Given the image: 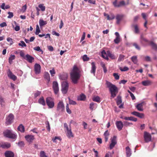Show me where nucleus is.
I'll return each mask as SVG.
<instances>
[{"mask_svg":"<svg viewBox=\"0 0 157 157\" xmlns=\"http://www.w3.org/2000/svg\"><path fill=\"white\" fill-rule=\"evenodd\" d=\"M18 45L20 46H21L22 47H26V44L23 41H21V42L18 44Z\"/></svg>","mask_w":157,"mask_h":157,"instance_id":"obj_55","label":"nucleus"},{"mask_svg":"<svg viewBox=\"0 0 157 157\" xmlns=\"http://www.w3.org/2000/svg\"><path fill=\"white\" fill-rule=\"evenodd\" d=\"M34 50L37 51H39L41 52V54H43V51L40 49V48L39 46H37L35 47L34 48Z\"/></svg>","mask_w":157,"mask_h":157,"instance_id":"obj_48","label":"nucleus"},{"mask_svg":"<svg viewBox=\"0 0 157 157\" xmlns=\"http://www.w3.org/2000/svg\"><path fill=\"white\" fill-rule=\"evenodd\" d=\"M27 9V6L26 5H24L22 6L21 9V11L23 12H25Z\"/></svg>","mask_w":157,"mask_h":157,"instance_id":"obj_63","label":"nucleus"},{"mask_svg":"<svg viewBox=\"0 0 157 157\" xmlns=\"http://www.w3.org/2000/svg\"><path fill=\"white\" fill-rule=\"evenodd\" d=\"M150 44L152 48L155 50H157V45L155 44L153 42H151L150 43Z\"/></svg>","mask_w":157,"mask_h":157,"instance_id":"obj_41","label":"nucleus"},{"mask_svg":"<svg viewBox=\"0 0 157 157\" xmlns=\"http://www.w3.org/2000/svg\"><path fill=\"white\" fill-rule=\"evenodd\" d=\"M67 136L70 138L71 137H73V135L72 132L71 131V128H70L68 130H67Z\"/></svg>","mask_w":157,"mask_h":157,"instance_id":"obj_25","label":"nucleus"},{"mask_svg":"<svg viewBox=\"0 0 157 157\" xmlns=\"http://www.w3.org/2000/svg\"><path fill=\"white\" fill-rule=\"evenodd\" d=\"M117 0H115V1L113 2V4L115 7H120V6L119 5V4L117 3Z\"/></svg>","mask_w":157,"mask_h":157,"instance_id":"obj_62","label":"nucleus"},{"mask_svg":"<svg viewBox=\"0 0 157 157\" xmlns=\"http://www.w3.org/2000/svg\"><path fill=\"white\" fill-rule=\"evenodd\" d=\"M119 69L120 70L122 71H127L129 69L126 66L124 67L123 68L121 67L119 68Z\"/></svg>","mask_w":157,"mask_h":157,"instance_id":"obj_52","label":"nucleus"},{"mask_svg":"<svg viewBox=\"0 0 157 157\" xmlns=\"http://www.w3.org/2000/svg\"><path fill=\"white\" fill-rule=\"evenodd\" d=\"M69 101V104L70 105H75L76 104V102L72 100H71L70 97L68 98Z\"/></svg>","mask_w":157,"mask_h":157,"instance_id":"obj_43","label":"nucleus"},{"mask_svg":"<svg viewBox=\"0 0 157 157\" xmlns=\"http://www.w3.org/2000/svg\"><path fill=\"white\" fill-rule=\"evenodd\" d=\"M46 102L49 108H52L54 106L55 103L54 100L51 97H48L46 98Z\"/></svg>","mask_w":157,"mask_h":157,"instance_id":"obj_5","label":"nucleus"},{"mask_svg":"<svg viewBox=\"0 0 157 157\" xmlns=\"http://www.w3.org/2000/svg\"><path fill=\"white\" fill-rule=\"evenodd\" d=\"M49 72L52 76H54L55 74V71L54 69L50 70Z\"/></svg>","mask_w":157,"mask_h":157,"instance_id":"obj_64","label":"nucleus"},{"mask_svg":"<svg viewBox=\"0 0 157 157\" xmlns=\"http://www.w3.org/2000/svg\"><path fill=\"white\" fill-rule=\"evenodd\" d=\"M126 151L127 157H130L131 155V151L130 148L128 146L126 147Z\"/></svg>","mask_w":157,"mask_h":157,"instance_id":"obj_24","label":"nucleus"},{"mask_svg":"<svg viewBox=\"0 0 157 157\" xmlns=\"http://www.w3.org/2000/svg\"><path fill=\"white\" fill-rule=\"evenodd\" d=\"M5 155L6 157H13L14 154L11 151H6L5 153Z\"/></svg>","mask_w":157,"mask_h":157,"instance_id":"obj_23","label":"nucleus"},{"mask_svg":"<svg viewBox=\"0 0 157 157\" xmlns=\"http://www.w3.org/2000/svg\"><path fill=\"white\" fill-rule=\"evenodd\" d=\"M68 75L67 73H63L60 74L59 75V78L60 80H66L67 78Z\"/></svg>","mask_w":157,"mask_h":157,"instance_id":"obj_21","label":"nucleus"},{"mask_svg":"<svg viewBox=\"0 0 157 157\" xmlns=\"http://www.w3.org/2000/svg\"><path fill=\"white\" fill-rule=\"evenodd\" d=\"M131 59L133 63L137 64L138 63L137 57L136 56H133L131 57Z\"/></svg>","mask_w":157,"mask_h":157,"instance_id":"obj_31","label":"nucleus"},{"mask_svg":"<svg viewBox=\"0 0 157 157\" xmlns=\"http://www.w3.org/2000/svg\"><path fill=\"white\" fill-rule=\"evenodd\" d=\"M8 76L13 81H15L17 78V77L14 75L10 70H9L8 72Z\"/></svg>","mask_w":157,"mask_h":157,"instance_id":"obj_18","label":"nucleus"},{"mask_svg":"<svg viewBox=\"0 0 157 157\" xmlns=\"http://www.w3.org/2000/svg\"><path fill=\"white\" fill-rule=\"evenodd\" d=\"M124 56L123 55H120L118 59V61H121L124 59Z\"/></svg>","mask_w":157,"mask_h":157,"instance_id":"obj_58","label":"nucleus"},{"mask_svg":"<svg viewBox=\"0 0 157 157\" xmlns=\"http://www.w3.org/2000/svg\"><path fill=\"white\" fill-rule=\"evenodd\" d=\"M144 140L146 143H148L151 141V135L150 134L147 132H144Z\"/></svg>","mask_w":157,"mask_h":157,"instance_id":"obj_7","label":"nucleus"},{"mask_svg":"<svg viewBox=\"0 0 157 157\" xmlns=\"http://www.w3.org/2000/svg\"><path fill=\"white\" fill-rule=\"evenodd\" d=\"M123 126L127 127L130 124H132V123L128 122L127 121H124L123 123Z\"/></svg>","mask_w":157,"mask_h":157,"instance_id":"obj_53","label":"nucleus"},{"mask_svg":"<svg viewBox=\"0 0 157 157\" xmlns=\"http://www.w3.org/2000/svg\"><path fill=\"white\" fill-rule=\"evenodd\" d=\"M86 99V96L85 95L83 94H82L79 95V96L78 97L77 99L78 100L80 101H83L85 100Z\"/></svg>","mask_w":157,"mask_h":157,"instance_id":"obj_34","label":"nucleus"},{"mask_svg":"<svg viewBox=\"0 0 157 157\" xmlns=\"http://www.w3.org/2000/svg\"><path fill=\"white\" fill-rule=\"evenodd\" d=\"M17 129L19 131L21 132H25V128L22 124H20L18 127Z\"/></svg>","mask_w":157,"mask_h":157,"instance_id":"obj_35","label":"nucleus"},{"mask_svg":"<svg viewBox=\"0 0 157 157\" xmlns=\"http://www.w3.org/2000/svg\"><path fill=\"white\" fill-rule=\"evenodd\" d=\"M124 15L122 14H117L116 16V19L117 20L116 23L118 24L120 23Z\"/></svg>","mask_w":157,"mask_h":157,"instance_id":"obj_22","label":"nucleus"},{"mask_svg":"<svg viewBox=\"0 0 157 157\" xmlns=\"http://www.w3.org/2000/svg\"><path fill=\"white\" fill-rule=\"evenodd\" d=\"M4 101L3 98L1 96H0V104L2 106L4 105Z\"/></svg>","mask_w":157,"mask_h":157,"instance_id":"obj_51","label":"nucleus"},{"mask_svg":"<svg viewBox=\"0 0 157 157\" xmlns=\"http://www.w3.org/2000/svg\"><path fill=\"white\" fill-rule=\"evenodd\" d=\"M106 84L111 94V97L113 98H114L118 92L117 88L115 85L108 81L106 82Z\"/></svg>","mask_w":157,"mask_h":157,"instance_id":"obj_2","label":"nucleus"},{"mask_svg":"<svg viewBox=\"0 0 157 157\" xmlns=\"http://www.w3.org/2000/svg\"><path fill=\"white\" fill-rule=\"evenodd\" d=\"M143 103L138 104L136 106V107L137 109L139 111H142L143 110Z\"/></svg>","mask_w":157,"mask_h":157,"instance_id":"obj_30","label":"nucleus"},{"mask_svg":"<svg viewBox=\"0 0 157 157\" xmlns=\"http://www.w3.org/2000/svg\"><path fill=\"white\" fill-rule=\"evenodd\" d=\"M41 67L40 64L36 63L34 66V70L36 74L37 75L40 73Z\"/></svg>","mask_w":157,"mask_h":157,"instance_id":"obj_10","label":"nucleus"},{"mask_svg":"<svg viewBox=\"0 0 157 157\" xmlns=\"http://www.w3.org/2000/svg\"><path fill=\"white\" fill-rule=\"evenodd\" d=\"M8 14H9V15L7 17L8 18H11L13 16V13L12 12H8Z\"/></svg>","mask_w":157,"mask_h":157,"instance_id":"obj_59","label":"nucleus"},{"mask_svg":"<svg viewBox=\"0 0 157 157\" xmlns=\"http://www.w3.org/2000/svg\"><path fill=\"white\" fill-rule=\"evenodd\" d=\"M25 59L30 63H32L34 60V58L29 54L25 55Z\"/></svg>","mask_w":157,"mask_h":157,"instance_id":"obj_17","label":"nucleus"},{"mask_svg":"<svg viewBox=\"0 0 157 157\" xmlns=\"http://www.w3.org/2000/svg\"><path fill=\"white\" fill-rule=\"evenodd\" d=\"M45 124H46V128H47V129L48 130V131H50V128L49 122L48 121H47L45 123Z\"/></svg>","mask_w":157,"mask_h":157,"instance_id":"obj_60","label":"nucleus"},{"mask_svg":"<svg viewBox=\"0 0 157 157\" xmlns=\"http://www.w3.org/2000/svg\"><path fill=\"white\" fill-rule=\"evenodd\" d=\"M133 45L137 49L139 50H140V47L136 43H134Z\"/></svg>","mask_w":157,"mask_h":157,"instance_id":"obj_61","label":"nucleus"},{"mask_svg":"<svg viewBox=\"0 0 157 157\" xmlns=\"http://www.w3.org/2000/svg\"><path fill=\"white\" fill-rule=\"evenodd\" d=\"M61 91L63 94H66L68 90L69 85L67 82H63L61 83Z\"/></svg>","mask_w":157,"mask_h":157,"instance_id":"obj_4","label":"nucleus"},{"mask_svg":"<svg viewBox=\"0 0 157 157\" xmlns=\"http://www.w3.org/2000/svg\"><path fill=\"white\" fill-rule=\"evenodd\" d=\"M26 140L29 143H32L34 139V136L31 135H28L25 136Z\"/></svg>","mask_w":157,"mask_h":157,"instance_id":"obj_12","label":"nucleus"},{"mask_svg":"<svg viewBox=\"0 0 157 157\" xmlns=\"http://www.w3.org/2000/svg\"><path fill=\"white\" fill-rule=\"evenodd\" d=\"M116 36L115 39L114 40V41L115 44H118L121 41V38L119 33L116 32L115 33Z\"/></svg>","mask_w":157,"mask_h":157,"instance_id":"obj_14","label":"nucleus"},{"mask_svg":"<svg viewBox=\"0 0 157 157\" xmlns=\"http://www.w3.org/2000/svg\"><path fill=\"white\" fill-rule=\"evenodd\" d=\"M134 32L135 33H139V29L137 25H134Z\"/></svg>","mask_w":157,"mask_h":157,"instance_id":"obj_45","label":"nucleus"},{"mask_svg":"<svg viewBox=\"0 0 157 157\" xmlns=\"http://www.w3.org/2000/svg\"><path fill=\"white\" fill-rule=\"evenodd\" d=\"M82 59L84 61H87L89 60V58L86 55H84L82 57Z\"/></svg>","mask_w":157,"mask_h":157,"instance_id":"obj_56","label":"nucleus"},{"mask_svg":"<svg viewBox=\"0 0 157 157\" xmlns=\"http://www.w3.org/2000/svg\"><path fill=\"white\" fill-rule=\"evenodd\" d=\"M152 82L151 81L148 80H145L142 82V84L145 86H148L151 85Z\"/></svg>","mask_w":157,"mask_h":157,"instance_id":"obj_26","label":"nucleus"},{"mask_svg":"<svg viewBox=\"0 0 157 157\" xmlns=\"http://www.w3.org/2000/svg\"><path fill=\"white\" fill-rule=\"evenodd\" d=\"M107 53L108 56L111 59H115L116 58V57L113 54L111 53L110 51H107Z\"/></svg>","mask_w":157,"mask_h":157,"instance_id":"obj_33","label":"nucleus"},{"mask_svg":"<svg viewBox=\"0 0 157 157\" xmlns=\"http://www.w3.org/2000/svg\"><path fill=\"white\" fill-rule=\"evenodd\" d=\"M108 20H110L114 19L115 18V16L113 13H110Z\"/></svg>","mask_w":157,"mask_h":157,"instance_id":"obj_49","label":"nucleus"},{"mask_svg":"<svg viewBox=\"0 0 157 157\" xmlns=\"http://www.w3.org/2000/svg\"><path fill=\"white\" fill-rule=\"evenodd\" d=\"M52 87L55 94H57L59 91V88L58 84L57 81H54L53 82Z\"/></svg>","mask_w":157,"mask_h":157,"instance_id":"obj_8","label":"nucleus"},{"mask_svg":"<svg viewBox=\"0 0 157 157\" xmlns=\"http://www.w3.org/2000/svg\"><path fill=\"white\" fill-rule=\"evenodd\" d=\"M40 157H48V156L45 155L44 151H41L40 152Z\"/></svg>","mask_w":157,"mask_h":157,"instance_id":"obj_50","label":"nucleus"},{"mask_svg":"<svg viewBox=\"0 0 157 157\" xmlns=\"http://www.w3.org/2000/svg\"><path fill=\"white\" fill-rule=\"evenodd\" d=\"M3 135L5 137L12 139H16L17 137L16 133L11 130L7 129L4 131Z\"/></svg>","mask_w":157,"mask_h":157,"instance_id":"obj_3","label":"nucleus"},{"mask_svg":"<svg viewBox=\"0 0 157 157\" xmlns=\"http://www.w3.org/2000/svg\"><path fill=\"white\" fill-rule=\"evenodd\" d=\"M97 106V105L96 103L92 102L90 105V109L92 110L94 108H96Z\"/></svg>","mask_w":157,"mask_h":157,"instance_id":"obj_37","label":"nucleus"},{"mask_svg":"<svg viewBox=\"0 0 157 157\" xmlns=\"http://www.w3.org/2000/svg\"><path fill=\"white\" fill-rule=\"evenodd\" d=\"M122 102V100L121 97L120 96H118L117 97V105H119V107L121 109L123 107V104H121L119 105Z\"/></svg>","mask_w":157,"mask_h":157,"instance_id":"obj_15","label":"nucleus"},{"mask_svg":"<svg viewBox=\"0 0 157 157\" xmlns=\"http://www.w3.org/2000/svg\"><path fill=\"white\" fill-rule=\"evenodd\" d=\"M11 146V144L10 143L7 142H2L0 143V147L2 148H8Z\"/></svg>","mask_w":157,"mask_h":157,"instance_id":"obj_11","label":"nucleus"},{"mask_svg":"<svg viewBox=\"0 0 157 157\" xmlns=\"http://www.w3.org/2000/svg\"><path fill=\"white\" fill-rule=\"evenodd\" d=\"M40 32L39 25H36V31L35 34L36 35H38L39 33Z\"/></svg>","mask_w":157,"mask_h":157,"instance_id":"obj_47","label":"nucleus"},{"mask_svg":"<svg viewBox=\"0 0 157 157\" xmlns=\"http://www.w3.org/2000/svg\"><path fill=\"white\" fill-rule=\"evenodd\" d=\"M111 143L109 145V148L110 149H112L115 146L117 143V136H114L111 139Z\"/></svg>","mask_w":157,"mask_h":157,"instance_id":"obj_9","label":"nucleus"},{"mask_svg":"<svg viewBox=\"0 0 157 157\" xmlns=\"http://www.w3.org/2000/svg\"><path fill=\"white\" fill-rule=\"evenodd\" d=\"M13 119V115L12 114H10L6 118V123L8 124H11L12 122Z\"/></svg>","mask_w":157,"mask_h":157,"instance_id":"obj_13","label":"nucleus"},{"mask_svg":"<svg viewBox=\"0 0 157 157\" xmlns=\"http://www.w3.org/2000/svg\"><path fill=\"white\" fill-rule=\"evenodd\" d=\"M70 75L72 82L75 84L77 83L80 78V75L79 70L76 66L74 67Z\"/></svg>","mask_w":157,"mask_h":157,"instance_id":"obj_1","label":"nucleus"},{"mask_svg":"<svg viewBox=\"0 0 157 157\" xmlns=\"http://www.w3.org/2000/svg\"><path fill=\"white\" fill-rule=\"evenodd\" d=\"M116 126L119 131L121 130L123 126V124L121 121H117L116 122Z\"/></svg>","mask_w":157,"mask_h":157,"instance_id":"obj_16","label":"nucleus"},{"mask_svg":"<svg viewBox=\"0 0 157 157\" xmlns=\"http://www.w3.org/2000/svg\"><path fill=\"white\" fill-rule=\"evenodd\" d=\"M142 57H143L144 61L147 62H150L151 61V58L149 56H142Z\"/></svg>","mask_w":157,"mask_h":157,"instance_id":"obj_40","label":"nucleus"},{"mask_svg":"<svg viewBox=\"0 0 157 157\" xmlns=\"http://www.w3.org/2000/svg\"><path fill=\"white\" fill-rule=\"evenodd\" d=\"M140 42L141 43H143V42L144 41L145 42H147L148 40L144 38L142 35H141L140 37Z\"/></svg>","mask_w":157,"mask_h":157,"instance_id":"obj_44","label":"nucleus"},{"mask_svg":"<svg viewBox=\"0 0 157 157\" xmlns=\"http://www.w3.org/2000/svg\"><path fill=\"white\" fill-rule=\"evenodd\" d=\"M101 56L105 59L108 60L109 58L108 57L107 53H106L105 50H103L101 52Z\"/></svg>","mask_w":157,"mask_h":157,"instance_id":"obj_27","label":"nucleus"},{"mask_svg":"<svg viewBox=\"0 0 157 157\" xmlns=\"http://www.w3.org/2000/svg\"><path fill=\"white\" fill-rule=\"evenodd\" d=\"M131 114L141 118H143L144 116L143 113H140L136 111L132 112Z\"/></svg>","mask_w":157,"mask_h":157,"instance_id":"obj_19","label":"nucleus"},{"mask_svg":"<svg viewBox=\"0 0 157 157\" xmlns=\"http://www.w3.org/2000/svg\"><path fill=\"white\" fill-rule=\"evenodd\" d=\"M38 101V103L40 104H41L43 106L45 105V101L43 97H41L39 99Z\"/></svg>","mask_w":157,"mask_h":157,"instance_id":"obj_32","label":"nucleus"},{"mask_svg":"<svg viewBox=\"0 0 157 157\" xmlns=\"http://www.w3.org/2000/svg\"><path fill=\"white\" fill-rule=\"evenodd\" d=\"M38 7L41 9V10L44 11L45 10V7L43 4H40L38 5Z\"/></svg>","mask_w":157,"mask_h":157,"instance_id":"obj_42","label":"nucleus"},{"mask_svg":"<svg viewBox=\"0 0 157 157\" xmlns=\"http://www.w3.org/2000/svg\"><path fill=\"white\" fill-rule=\"evenodd\" d=\"M92 99L93 101L98 103H100L101 101L100 98L98 96L93 98Z\"/></svg>","mask_w":157,"mask_h":157,"instance_id":"obj_39","label":"nucleus"},{"mask_svg":"<svg viewBox=\"0 0 157 157\" xmlns=\"http://www.w3.org/2000/svg\"><path fill=\"white\" fill-rule=\"evenodd\" d=\"M91 65L92 66L91 69L90 71V73L93 74L94 76L95 75V73L96 70V67L94 62H93L91 63Z\"/></svg>","mask_w":157,"mask_h":157,"instance_id":"obj_20","label":"nucleus"},{"mask_svg":"<svg viewBox=\"0 0 157 157\" xmlns=\"http://www.w3.org/2000/svg\"><path fill=\"white\" fill-rule=\"evenodd\" d=\"M47 23L46 21H44L43 19H40L39 20V24L40 28L46 25Z\"/></svg>","mask_w":157,"mask_h":157,"instance_id":"obj_29","label":"nucleus"},{"mask_svg":"<svg viewBox=\"0 0 157 157\" xmlns=\"http://www.w3.org/2000/svg\"><path fill=\"white\" fill-rule=\"evenodd\" d=\"M66 110L67 112L69 114H71V110L69 108V106L68 104H67L66 106Z\"/></svg>","mask_w":157,"mask_h":157,"instance_id":"obj_46","label":"nucleus"},{"mask_svg":"<svg viewBox=\"0 0 157 157\" xmlns=\"http://www.w3.org/2000/svg\"><path fill=\"white\" fill-rule=\"evenodd\" d=\"M113 76L115 78L116 80H118L119 78V76L117 73H114L113 74Z\"/></svg>","mask_w":157,"mask_h":157,"instance_id":"obj_57","label":"nucleus"},{"mask_svg":"<svg viewBox=\"0 0 157 157\" xmlns=\"http://www.w3.org/2000/svg\"><path fill=\"white\" fill-rule=\"evenodd\" d=\"M18 145L20 147H24V143L23 141H20L18 143Z\"/></svg>","mask_w":157,"mask_h":157,"instance_id":"obj_54","label":"nucleus"},{"mask_svg":"<svg viewBox=\"0 0 157 157\" xmlns=\"http://www.w3.org/2000/svg\"><path fill=\"white\" fill-rule=\"evenodd\" d=\"M65 109V107L63 102L60 101L57 104L56 110L57 111L62 112Z\"/></svg>","mask_w":157,"mask_h":157,"instance_id":"obj_6","label":"nucleus"},{"mask_svg":"<svg viewBox=\"0 0 157 157\" xmlns=\"http://www.w3.org/2000/svg\"><path fill=\"white\" fill-rule=\"evenodd\" d=\"M15 58V56L14 55H11L9 59V62L10 64H11L13 62V60Z\"/></svg>","mask_w":157,"mask_h":157,"instance_id":"obj_38","label":"nucleus"},{"mask_svg":"<svg viewBox=\"0 0 157 157\" xmlns=\"http://www.w3.org/2000/svg\"><path fill=\"white\" fill-rule=\"evenodd\" d=\"M44 78L48 81V82L49 83L50 81V75L48 72H46L44 73Z\"/></svg>","mask_w":157,"mask_h":157,"instance_id":"obj_36","label":"nucleus"},{"mask_svg":"<svg viewBox=\"0 0 157 157\" xmlns=\"http://www.w3.org/2000/svg\"><path fill=\"white\" fill-rule=\"evenodd\" d=\"M124 120H126L130 121L135 122H136L137 121V118H135L133 117H125L124 118Z\"/></svg>","mask_w":157,"mask_h":157,"instance_id":"obj_28","label":"nucleus"}]
</instances>
